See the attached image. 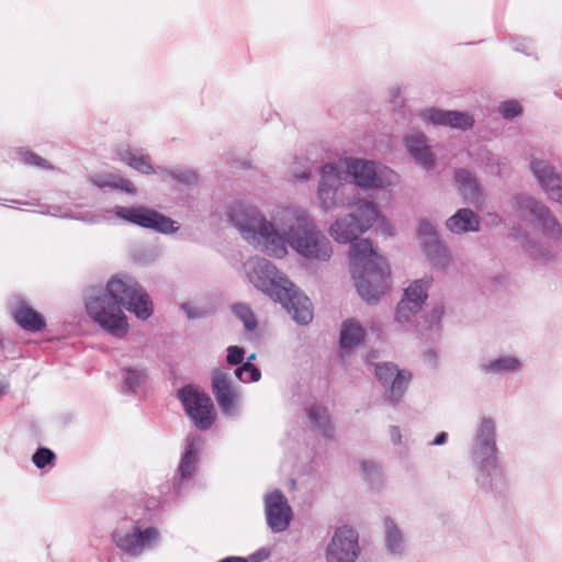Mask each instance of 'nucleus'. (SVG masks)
<instances>
[{"label": "nucleus", "mask_w": 562, "mask_h": 562, "mask_svg": "<svg viewBox=\"0 0 562 562\" xmlns=\"http://www.w3.org/2000/svg\"><path fill=\"white\" fill-rule=\"evenodd\" d=\"M416 235L422 251L431 265L439 270H445L450 263L451 255L437 228L427 218H420Z\"/></svg>", "instance_id": "9b49d317"}, {"label": "nucleus", "mask_w": 562, "mask_h": 562, "mask_svg": "<svg viewBox=\"0 0 562 562\" xmlns=\"http://www.w3.org/2000/svg\"><path fill=\"white\" fill-rule=\"evenodd\" d=\"M279 238L284 249L289 245L303 259L325 262L331 258L329 239L308 216L299 217L286 231L279 232Z\"/></svg>", "instance_id": "423d86ee"}, {"label": "nucleus", "mask_w": 562, "mask_h": 562, "mask_svg": "<svg viewBox=\"0 0 562 562\" xmlns=\"http://www.w3.org/2000/svg\"><path fill=\"white\" fill-rule=\"evenodd\" d=\"M522 105L517 100H506L499 105V113L503 119L512 121L522 115Z\"/></svg>", "instance_id": "58836bf2"}, {"label": "nucleus", "mask_w": 562, "mask_h": 562, "mask_svg": "<svg viewBox=\"0 0 562 562\" xmlns=\"http://www.w3.org/2000/svg\"><path fill=\"white\" fill-rule=\"evenodd\" d=\"M432 277L425 276L414 280L405 290L402 300L395 310V319L400 323L411 322L412 316L418 314L428 299V290Z\"/></svg>", "instance_id": "dca6fc26"}, {"label": "nucleus", "mask_w": 562, "mask_h": 562, "mask_svg": "<svg viewBox=\"0 0 562 562\" xmlns=\"http://www.w3.org/2000/svg\"><path fill=\"white\" fill-rule=\"evenodd\" d=\"M453 178L458 192L465 201L475 202L482 196L481 186L474 175L465 168H457Z\"/></svg>", "instance_id": "a878e982"}, {"label": "nucleus", "mask_w": 562, "mask_h": 562, "mask_svg": "<svg viewBox=\"0 0 562 562\" xmlns=\"http://www.w3.org/2000/svg\"><path fill=\"white\" fill-rule=\"evenodd\" d=\"M385 526V548L394 555H401L404 552L405 543L400 528L391 517L384 518Z\"/></svg>", "instance_id": "cd10ccee"}, {"label": "nucleus", "mask_w": 562, "mask_h": 562, "mask_svg": "<svg viewBox=\"0 0 562 562\" xmlns=\"http://www.w3.org/2000/svg\"><path fill=\"white\" fill-rule=\"evenodd\" d=\"M246 350L241 346L232 345L226 349V362L229 366L239 367L244 363Z\"/></svg>", "instance_id": "79ce46f5"}, {"label": "nucleus", "mask_w": 562, "mask_h": 562, "mask_svg": "<svg viewBox=\"0 0 562 562\" xmlns=\"http://www.w3.org/2000/svg\"><path fill=\"white\" fill-rule=\"evenodd\" d=\"M231 311L238 318L247 333L255 331L258 327L257 317L250 305L243 302L233 303Z\"/></svg>", "instance_id": "c756f323"}, {"label": "nucleus", "mask_w": 562, "mask_h": 562, "mask_svg": "<svg viewBox=\"0 0 562 562\" xmlns=\"http://www.w3.org/2000/svg\"><path fill=\"white\" fill-rule=\"evenodd\" d=\"M319 175L317 198L323 210L329 211L338 206L357 210L358 201L363 199L346 193L348 187L342 182V172L336 164H324Z\"/></svg>", "instance_id": "0eeeda50"}, {"label": "nucleus", "mask_w": 562, "mask_h": 562, "mask_svg": "<svg viewBox=\"0 0 562 562\" xmlns=\"http://www.w3.org/2000/svg\"><path fill=\"white\" fill-rule=\"evenodd\" d=\"M270 555V550L268 548H260L247 558L246 560H249V562H262L263 560L268 559Z\"/></svg>", "instance_id": "de8ad7c7"}, {"label": "nucleus", "mask_w": 562, "mask_h": 562, "mask_svg": "<svg viewBox=\"0 0 562 562\" xmlns=\"http://www.w3.org/2000/svg\"><path fill=\"white\" fill-rule=\"evenodd\" d=\"M445 225L449 232L456 235L476 233L480 231L481 217L473 210L461 207L447 218Z\"/></svg>", "instance_id": "5701e85b"}, {"label": "nucleus", "mask_w": 562, "mask_h": 562, "mask_svg": "<svg viewBox=\"0 0 562 562\" xmlns=\"http://www.w3.org/2000/svg\"><path fill=\"white\" fill-rule=\"evenodd\" d=\"M50 209H52V211H48L49 214H52L54 216H59L60 206L54 205Z\"/></svg>", "instance_id": "5fc2aeb1"}, {"label": "nucleus", "mask_w": 562, "mask_h": 562, "mask_svg": "<svg viewBox=\"0 0 562 562\" xmlns=\"http://www.w3.org/2000/svg\"><path fill=\"white\" fill-rule=\"evenodd\" d=\"M55 460L56 453L52 449L44 446L37 447L32 456V462L40 470H43L46 467H53Z\"/></svg>", "instance_id": "4c0bfd02"}, {"label": "nucleus", "mask_w": 562, "mask_h": 562, "mask_svg": "<svg viewBox=\"0 0 562 562\" xmlns=\"http://www.w3.org/2000/svg\"><path fill=\"white\" fill-rule=\"evenodd\" d=\"M312 423L322 431L324 438H333L334 429L330 420L318 407H312L308 412Z\"/></svg>", "instance_id": "f704fd0d"}, {"label": "nucleus", "mask_w": 562, "mask_h": 562, "mask_svg": "<svg viewBox=\"0 0 562 562\" xmlns=\"http://www.w3.org/2000/svg\"><path fill=\"white\" fill-rule=\"evenodd\" d=\"M518 233L521 234L522 236L521 246L528 254L530 259L541 260L543 262H549L553 259L552 252L548 248H546L540 241L532 239L528 232L518 231Z\"/></svg>", "instance_id": "c85d7f7f"}, {"label": "nucleus", "mask_w": 562, "mask_h": 562, "mask_svg": "<svg viewBox=\"0 0 562 562\" xmlns=\"http://www.w3.org/2000/svg\"><path fill=\"white\" fill-rule=\"evenodd\" d=\"M202 443L200 436H188L186 439V447L172 480V491L177 497L182 495L183 490L196 473Z\"/></svg>", "instance_id": "4468645a"}, {"label": "nucleus", "mask_w": 562, "mask_h": 562, "mask_svg": "<svg viewBox=\"0 0 562 562\" xmlns=\"http://www.w3.org/2000/svg\"><path fill=\"white\" fill-rule=\"evenodd\" d=\"M448 437H449L448 432L440 431V432H438L435 436L434 440L429 445H431V446H442V445H445L448 441Z\"/></svg>", "instance_id": "8fccbe9b"}, {"label": "nucleus", "mask_w": 562, "mask_h": 562, "mask_svg": "<svg viewBox=\"0 0 562 562\" xmlns=\"http://www.w3.org/2000/svg\"><path fill=\"white\" fill-rule=\"evenodd\" d=\"M122 395H136L148 380V369L144 366H124L120 369Z\"/></svg>", "instance_id": "393cba45"}, {"label": "nucleus", "mask_w": 562, "mask_h": 562, "mask_svg": "<svg viewBox=\"0 0 562 562\" xmlns=\"http://www.w3.org/2000/svg\"><path fill=\"white\" fill-rule=\"evenodd\" d=\"M366 341V331L356 318H347L341 323L339 333V349L349 353L362 346Z\"/></svg>", "instance_id": "b1692460"}, {"label": "nucleus", "mask_w": 562, "mask_h": 562, "mask_svg": "<svg viewBox=\"0 0 562 562\" xmlns=\"http://www.w3.org/2000/svg\"><path fill=\"white\" fill-rule=\"evenodd\" d=\"M400 94H401V90H400V88H393V89L391 90L392 101H393L394 99L398 98V97H400Z\"/></svg>", "instance_id": "6e6d98bb"}, {"label": "nucleus", "mask_w": 562, "mask_h": 562, "mask_svg": "<svg viewBox=\"0 0 562 562\" xmlns=\"http://www.w3.org/2000/svg\"><path fill=\"white\" fill-rule=\"evenodd\" d=\"M518 231H524L521 227H516V226H513L509 231V237H512L513 239H521L522 240V236L521 234L518 233Z\"/></svg>", "instance_id": "864d4df0"}, {"label": "nucleus", "mask_w": 562, "mask_h": 562, "mask_svg": "<svg viewBox=\"0 0 562 562\" xmlns=\"http://www.w3.org/2000/svg\"><path fill=\"white\" fill-rule=\"evenodd\" d=\"M360 553L359 533L350 526L337 527L326 548L327 562H355Z\"/></svg>", "instance_id": "2eb2a0df"}, {"label": "nucleus", "mask_w": 562, "mask_h": 562, "mask_svg": "<svg viewBox=\"0 0 562 562\" xmlns=\"http://www.w3.org/2000/svg\"><path fill=\"white\" fill-rule=\"evenodd\" d=\"M218 562H249V560H246L245 557L228 555L221 559Z\"/></svg>", "instance_id": "603ef678"}, {"label": "nucleus", "mask_w": 562, "mask_h": 562, "mask_svg": "<svg viewBox=\"0 0 562 562\" xmlns=\"http://www.w3.org/2000/svg\"><path fill=\"white\" fill-rule=\"evenodd\" d=\"M521 367V362L514 356H503L492 359L481 364V370L484 373H513L517 372Z\"/></svg>", "instance_id": "bb28decb"}, {"label": "nucleus", "mask_w": 562, "mask_h": 562, "mask_svg": "<svg viewBox=\"0 0 562 562\" xmlns=\"http://www.w3.org/2000/svg\"><path fill=\"white\" fill-rule=\"evenodd\" d=\"M514 206L533 217L546 237L559 239L562 236V226L550 209L536 198L517 193L513 198Z\"/></svg>", "instance_id": "ddd939ff"}, {"label": "nucleus", "mask_w": 562, "mask_h": 562, "mask_svg": "<svg viewBox=\"0 0 562 562\" xmlns=\"http://www.w3.org/2000/svg\"><path fill=\"white\" fill-rule=\"evenodd\" d=\"M449 110L428 108L420 112L419 117L434 126H446L448 124Z\"/></svg>", "instance_id": "c9c22d12"}, {"label": "nucleus", "mask_w": 562, "mask_h": 562, "mask_svg": "<svg viewBox=\"0 0 562 562\" xmlns=\"http://www.w3.org/2000/svg\"><path fill=\"white\" fill-rule=\"evenodd\" d=\"M265 515L267 526L273 533L285 531L293 519V510L281 490L265 495Z\"/></svg>", "instance_id": "a211bd4d"}, {"label": "nucleus", "mask_w": 562, "mask_h": 562, "mask_svg": "<svg viewBox=\"0 0 562 562\" xmlns=\"http://www.w3.org/2000/svg\"><path fill=\"white\" fill-rule=\"evenodd\" d=\"M186 415L201 431L209 430L215 423L216 414L211 397L196 385L189 383L177 390Z\"/></svg>", "instance_id": "6e6552de"}, {"label": "nucleus", "mask_w": 562, "mask_h": 562, "mask_svg": "<svg viewBox=\"0 0 562 562\" xmlns=\"http://www.w3.org/2000/svg\"><path fill=\"white\" fill-rule=\"evenodd\" d=\"M19 154L22 157V162L26 166H35L42 169L53 168L48 160L32 150L20 148Z\"/></svg>", "instance_id": "ea45409f"}, {"label": "nucleus", "mask_w": 562, "mask_h": 562, "mask_svg": "<svg viewBox=\"0 0 562 562\" xmlns=\"http://www.w3.org/2000/svg\"><path fill=\"white\" fill-rule=\"evenodd\" d=\"M360 470L364 480L369 483L372 490L379 488L382 485V472L380 465L374 461L362 460L360 461Z\"/></svg>", "instance_id": "72a5a7b5"}, {"label": "nucleus", "mask_w": 562, "mask_h": 562, "mask_svg": "<svg viewBox=\"0 0 562 562\" xmlns=\"http://www.w3.org/2000/svg\"><path fill=\"white\" fill-rule=\"evenodd\" d=\"M234 375L243 383H252L261 379V371L256 364L244 362L241 366L235 368Z\"/></svg>", "instance_id": "e433bc0d"}, {"label": "nucleus", "mask_w": 562, "mask_h": 562, "mask_svg": "<svg viewBox=\"0 0 562 562\" xmlns=\"http://www.w3.org/2000/svg\"><path fill=\"white\" fill-rule=\"evenodd\" d=\"M474 123V116L469 112L460 110H449L447 127L465 132L472 130Z\"/></svg>", "instance_id": "2f4dec72"}, {"label": "nucleus", "mask_w": 562, "mask_h": 562, "mask_svg": "<svg viewBox=\"0 0 562 562\" xmlns=\"http://www.w3.org/2000/svg\"><path fill=\"white\" fill-rule=\"evenodd\" d=\"M515 49L518 50V52L525 53V48L522 46L518 45V46L515 47Z\"/></svg>", "instance_id": "13d9d810"}, {"label": "nucleus", "mask_w": 562, "mask_h": 562, "mask_svg": "<svg viewBox=\"0 0 562 562\" xmlns=\"http://www.w3.org/2000/svg\"><path fill=\"white\" fill-rule=\"evenodd\" d=\"M113 190H120V191L125 192V193H127L130 195H135L136 192H137L136 187L134 186V183L130 179H126V178H123V177H120V176H116Z\"/></svg>", "instance_id": "49530a36"}, {"label": "nucleus", "mask_w": 562, "mask_h": 562, "mask_svg": "<svg viewBox=\"0 0 562 562\" xmlns=\"http://www.w3.org/2000/svg\"><path fill=\"white\" fill-rule=\"evenodd\" d=\"M345 173L350 178V182L360 189L380 190L391 186L392 181L385 176L392 175L393 170L373 160L349 158Z\"/></svg>", "instance_id": "9d476101"}, {"label": "nucleus", "mask_w": 562, "mask_h": 562, "mask_svg": "<svg viewBox=\"0 0 562 562\" xmlns=\"http://www.w3.org/2000/svg\"><path fill=\"white\" fill-rule=\"evenodd\" d=\"M115 179H116V176L115 175H112V173H103V175H98L94 179H93V184L101 189V190H104V189H114V183H115Z\"/></svg>", "instance_id": "a18cd8bd"}, {"label": "nucleus", "mask_w": 562, "mask_h": 562, "mask_svg": "<svg viewBox=\"0 0 562 562\" xmlns=\"http://www.w3.org/2000/svg\"><path fill=\"white\" fill-rule=\"evenodd\" d=\"M301 178H302L303 180H307V179H308V173L303 172V173H302V176H301Z\"/></svg>", "instance_id": "bf43d9fd"}, {"label": "nucleus", "mask_w": 562, "mask_h": 562, "mask_svg": "<svg viewBox=\"0 0 562 562\" xmlns=\"http://www.w3.org/2000/svg\"><path fill=\"white\" fill-rule=\"evenodd\" d=\"M403 144L417 165L426 170H432L436 167V155L427 144V136L424 133L404 136Z\"/></svg>", "instance_id": "4be33fe9"}, {"label": "nucleus", "mask_w": 562, "mask_h": 562, "mask_svg": "<svg viewBox=\"0 0 562 562\" xmlns=\"http://www.w3.org/2000/svg\"><path fill=\"white\" fill-rule=\"evenodd\" d=\"M211 390L221 412L225 415H233L236 412L238 394L229 375L220 369H214L211 378Z\"/></svg>", "instance_id": "aec40b11"}, {"label": "nucleus", "mask_w": 562, "mask_h": 562, "mask_svg": "<svg viewBox=\"0 0 562 562\" xmlns=\"http://www.w3.org/2000/svg\"><path fill=\"white\" fill-rule=\"evenodd\" d=\"M256 353H251L249 355L245 360L244 362H249V363H252V361L256 359Z\"/></svg>", "instance_id": "4d7b16f0"}, {"label": "nucleus", "mask_w": 562, "mask_h": 562, "mask_svg": "<svg viewBox=\"0 0 562 562\" xmlns=\"http://www.w3.org/2000/svg\"><path fill=\"white\" fill-rule=\"evenodd\" d=\"M249 278L257 290L280 303L296 324L307 325L312 322L311 300L284 273L278 270L274 263L267 259L258 260Z\"/></svg>", "instance_id": "7ed1b4c3"}, {"label": "nucleus", "mask_w": 562, "mask_h": 562, "mask_svg": "<svg viewBox=\"0 0 562 562\" xmlns=\"http://www.w3.org/2000/svg\"><path fill=\"white\" fill-rule=\"evenodd\" d=\"M425 359L432 364V367H437L438 363V353L435 349H428L424 352Z\"/></svg>", "instance_id": "3c124183"}, {"label": "nucleus", "mask_w": 562, "mask_h": 562, "mask_svg": "<svg viewBox=\"0 0 562 562\" xmlns=\"http://www.w3.org/2000/svg\"><path fill=\"white\" fill-rule=\"evenodd\" d=\"M76 220H80V221H88L86 217L83 216H80V217H75Z\"/></svg>", "instance_id": "680f3d73"}, {"label": "nucleus", "mask_w": 562, "mask_h": 562, "mask_svg": "<svg viewBox=\"0 0 562 562\" xmlns=\"http://www.w3.org/2000/svg\"><path fill=\"white\" fill-rule=\"evenodd\" d=\"M228 222L249 241L262 245L263 251L278 259L286 256L278 228L255 205L237 200L226 212Z\"/></svg>", "instance_id": "39448f33"}, {"label": "nucleus", "mask_w": 562, "mask_h": 562, "mask_svg": "<svg viewBox=\"0 0 562 562\" xmlns=\"http://www.w3.org/2000/svg\"><path fill=\"white\" fill-rule=\"evenodd\" d=\"M11 317L21 329L31 334L41 333L47 326L45 316L24 299H19L16 305L11 310Z\"/></svg>", "instance_id": "412c9836"}, {"label": "nucleus", "mask_w": 562, "mask_h": 562, "mask_svg": "<svg viewBox=\"0 0 562 562\" xmlns=\"http://www.w3.org/2000/svg\"><path fill=\"white\" fill-rule=\"evenodd\" d=\"M470 457L476 470V484L486 493L502 497L508 491V479L499 460L496 426L491 417H483L472 439Z\"/></svg>", "instance_id": "20e7f679"}, {"label": "nucleus", "mask_w": 562, "mask_h": 562, "mask_svg": "<svg viewBox=\"0 0 562 562\" xmlns=\"http://www.w3.org/2000/svg\"><path fill=\"white\" fill-rule=\"evenodd\" d=\"M529 168L548 199L562 205V176L555 168L538 158L530 160Z\"/></svg>", "instance_id": "6ab92c4d"}, {"label": "nucleus", "mask_w": 562, "mask_h": 562, "mask_svg": "<svg viewBox=\"0 0 562 562\" xmlns=\"http://www.w3.org/2000/svg\"><path fill=\"white\" fill-rule=\"evenodd\" d=\"M122 160L142 175L148 176L157 172L148 155H136L128 151L122 157Z\"/></svg>", "instance_id": "473e14b6"}, {"label": "nucleus", "mask_w": 562, "mask_h": 562, "mask_svg": "<svg viewBox=\"0 0 562 562\" xmlns=\"http://www.w3.org/2000/svg\"><path fill=\"white\" fill-rule=\"evenodd\" d=\"M5 386H0V395L4 393Z\"/></svg>", "instance_id": "052dcab7"}, {"label": "nucleus", "mask_w": 562, "mask_h": 562, "mask_svg": "<svg viewBox=\"0 0 562 562\" xmlns=\"http://www.w3.org/2000/svg\"><path fill=\"white\" fill-rule=\"evenodd\" d=\"M375 376L383 386H389L383 395L384 403L395 407L402 402L413 374L392 362H381L375 366Z\"/></svg>", "instance_id": "f8f14e48"}, {"label": "nucleus", "mask_w": 562, "mask_h": 562, "mask_svg": "<svg viewBox=\"0 0 562 562\" xmlns=\"http://www.w3.org/2000/svg\"><path fill=\"white\" fill-rule=\"evenodd\" d=\"M113 214L125 223L164 235L173 234L179 229L178 223L171 217L145 205H116Z\"/></svg>", "instance_id": "1a4fd4ad"}, {"label": "nucleus", "mask_w": 562, "mask_h": 562, "mask_svg": "<svg viewBox=\"0 0 562 562\" xmlns=\"http://www.w3.org/2000/svg\"><path fill=\"white\" fill-rule=\"evenodd\" d=\"M358 203L357 210L330 225L329 234L337 243L351 245L352 278L357 293L366 303L374 304L391 289V268L369 238L359 237L374 223L389 236L393 235L394 228L375 201L363 199Z\"/></svg>", "instance_id": "f257e3e1"}, {"label": "nucleus", "mask_w": 562, "mask_h": 562, "mask_svg": "<svg viewBox=\"0 0 562 562\" xmlns=\"http://www.w3.org/2000/svg\"><path fill=\"white\" fill-rule=\"evenodd\" d=\"M180 308L186 314V316L191 321L205 318L210 315L207 310L194 307L188 302L182 303L180 305Z\"/></svg>", "instance_id": "c03bdc74"}, {"label": "nucleus", "mask_w": 562, "mask_h": 562, "mask_svg": "<svg viewBox=\"0 0 562 562\" xmlns=\"http://www.w3.org/2000/svg\"><path fill=\"white\" fill-rule=\"evenodd\" d=\"M157 258V251L154 248H140L133 252L134 262L140 266H149Z\"/></svg>", "instance_id": "37998d69"}, {"label": "nucleus", "mask_w": 562, "mask_h": 562, "mask_svg": "<svg viewBox=\"0 0 562 562\" xmlns=\"http://www.w3.org/2000/svg\"><path fill=\"white\" fill-rule=\"evenodd\" d=\"M87 315L104 333L123 339L130 330L128 318L123 312L147 321L154 314V303L146 289L132 276L115 274L105 286L92 288L85 299Z\"/></svg>", "instance_id": "f03ea898"}, {"label": "nucleus", "mask_w": 562, "mask_h": 562, "mask_svg": "<svg viewBox=\"0 0 562 562\" xmlns=\"http://www.w3.org/2000/svg\"><path fill=\"white\" fill-rule=\"evenodd\" d=\"M159 532L155 527L142 529L137 521H133L131 529L116 527L111 532V540L128 555H137L139 550L158 539Z\"/></svg>", "instance_id": "f3484780"}, {"label": "nucleus", "mask_w": 562, "mask_h": 562, "mask_svg": "<svg viewBox=\"0 0 562 562\" xmlns=\"http://www.w3.org/2000/svg\"><path fill=\"white\" fill-rule=\"evenodd\" d=\"M445 315V306L442 303L435 305L428 313L424 315V321L428 329L440 328L441 319Z\"/></svg>", "instance_id": "a19ab883"}, {"label": "nucleus", "mask_w": 562, "mask_h": 562, "mask_svg": "<svg viewBox=\"0 0 562 562\" xmlns=\"http://www.w3.org/2000/svg\"><path fill=\"white\" fill-rule=\"evenodd\" d=\"M158 170L160 173L171 178L175 182L180 183L184 187H192L198 184L199 182V175L196 171L187 169V168H178V169H171V168H161L158 167Z\"/></svg>", "instance_id": "7c9ffc66"}, {"label": "nucleus", "mask_w": 562, "mask_h": 562, "mask_svg": "<svg viewBox=\"0 0 562 562\" xmlns=\"http://www.w3.org/2000/svg\"><path fill=\"white\" fill-rule=\"evenodd\" d=\"M390 437L393 445L397 446L402 441L401 429L398 426H390Z\"/></svg>", "instance_id": "09e8293b"}]
</instances>
